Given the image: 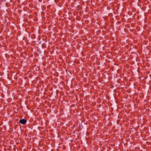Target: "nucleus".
<instances>
[{"instance_id":"1","label":"nucleus","mask_w":151,"mask_h":151,"mask_svg":"<svg viewBox=\"0 0 151 151\" xmlns=\"http://www.w3.org/2000/svg\"><path fill=\"white\" fill-rule=\"evenodd\" d=\"M27 122V120L23 119L20 120L19 123L22 124H24L26 123Z\"/></svg>"}]
</instances>
